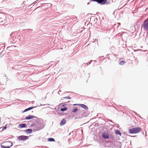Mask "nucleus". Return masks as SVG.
<instances>
[{
  "mask_svg": "<svg viewBox=\"0 0 148 148\" xmlns=\"http://www.w3.org/2000/svg\"><path fill=\"white\" fill-rule=\"evenodd\" d=\"M142 25L145 30L148 31V18L144 21Z\"/></svg>",
  "mask_w": 148,
  "mask_h": 148,
  "instance_id": "7ed1b4c3",
  "label": "nucleus"
},
{
  "mask_svg": "<svg viewBox=\"0 0 148 148\" xmlns=\"http://www.w3.org/2000/svg\"><path fill=\"white\" fill-rule=\"evenodd\" d=\"M35 116L33 115H30L26 117L25 119L27 120L29 119L34 118Z\"/></svg>",
  "mask_w": 148,
  "mask_h": 148,
  "instance_id": "9d476101",
  "label": "nucleus"
},
{
  "mask_svg": "<svg viewBox=\"0 0 148 148\" xmlns=\"http://www.w3.org/2000/svg\"><path fill=\"white\" fill-rule=\"evenodd\" d=\"M64 98H67L68 99H71V98L70 97H64Z\"/></svg>",
  "mask_w": 148,
  "mask_h": 148,
  "instance_id": "a211bd4d",
  "label": "nucleus"
},
{
  "mask_svg": "<svg viewBox=\"0 0 148 148\" xmlns=\"http://www.w3.org/2000/svg\"><path fill=\"white\" fill-rule=\"evenodd\" d=\"M6 128V127H3V128L4 129H5Z\"/></svg>",
  "mask_w": 148,
  "mask_h": 148,
  "instance_id": "6ab92c4d",
  "label": "nucleus"
},
{
  "mask_svg": "<svg viewBox=\"0 0 148 148\" xmlns=\"http://www.w3.org/2000/svg\"><path fill=\"white\" fill-rule=\"evenodd\" d=\"M66 123V121L64 119H63L60 123V125L62 126L64 125Z\"/></svg>",
  "mask_w": 148,
  "mask_h": 148,
  "instance_id": "1a4fd4ad",
  "label": "nucleus"
},
{
  "mask_svg": "<svg viewBox=\"0 0 148 148\" xmlns=\"http://www.w3.org/2000/svg\"><path fill=\"white\" fill-rule=\"evenodd\" d=\"M48 141H54V139L52 138H50L48 139Z\"/></svg>",
  "mask_w": 148,
  "mask_h": 148,
  "instance_id": "2eb2a0df",
  "label": "nucleus"
},
{
  "mask_svg": "<svg viewBox=\"0 0 148 148\" xmlns=\"http://www.w3.org/2000/svg\"><path fill=\"white\" fill-rule=\"evenodd\" d=\"M77 108H74L72 110V112L75 113L76 112H77Z\"/></svg>",
  "mask_w": 148,
  "mask_h": 148,
  "instance_id": "f3484780",
  "label": "nucleus"
},
{
  "mask_svg": "<svg viewBox=\"0 0 148 148\" xmlns=\"http://www.w3.org/2000/svg\"><path fill=\"white\" fill-rule=\"evenodd\" d=\"M115 132L116 134H119L120 135H121V132L119 130H116L115 131Z\"/></svg>",
  "mask_w": 148,
  "mask_h": 148,
  "instance_id": "4468645a",
  "label": "nucleus"
},
{
  "mask_svg": "<svg viewBox=\"0 0 148 148\" xmlns=\"http://www.w3.org/2000/svg\"><path fill=\"white\" fill-rule=\"evenodd\" d=\"M29 137L28 136L23 135L19 136L18 137V140H25L27 139Z\"/></svg>",
  "mask_w": 148,
  "mask_h": 148,
  "instance_id": "20e7f679",
  "label": "nucleus"
},
{
  "mask_svg": "<svg viewBox=\"0 0 148 148\" xmlns=\"http://www.w3.org/2000/svg\"><path fill=\"white\" fill-rule=\"evenodd\" d=\"M102 137L104 138H109L108 133L106 132L103 134Z\"/></svg>",
  "mask_w": 148,
  "mask_h": 148,
  "instance_id": "0eeeda50",
  "label": "nucleus"
},
{
  "mask_svg": "<svg viewBox=\"0 0 148 148\" xmlns=\"http://www.w3.org/2000/svg\"><path fill=\"white\" fill-rule=\"evenodd\" d=\"M125 62L124 61H122L120 62L119 63L120 65H123L125 64Z\"/></svg>",
  "mask_w": 148,
  "mask_h": 148,
  "instance_id": "dca6fc26",
  "label": "nucleus"
},
{
  "mask_svg": "<svg viewBox=\"0 0 148 148\" xmlns=\"http://www.w3.org/2000/svg\"><path fill=\"white\" fill-rule=\"evenodd\" d=\"M141 131V128L138 127L129 129L128 130V132L130 134H137L139 133Z\"/></svg>",
  "mask_w": 148,
  "mask_h": 148,
  "instance_id": "f257e3e1",
  "label": "nucleus"
},
{
  "mask_svg": "<svg viewBox=\"0 0 148 148\" xmlns=\"http://www.w3.org/2000/svg\"><path fill=\"white\" fill-rule=\"evenodd\" d=\"M27 125L25 123L20 124L19 125V127L20 128L23 127H25Z\"/></svg>",
  "mask_w": 148,
  "mask_h": 148,
  "instance_id": "6e6552de",
  "label": "nucleus"
},
{
  "mask_svg": "<svg viewBox=\"0 0 148 148\" xmlns=\"http://www.w3.org/2000/svg\"><path fill=\"white\" fill-rule=\"evenodd\" d=\"M26 131L27 132H28L29 133H30L32 132V129H28L26 130Z\"/></svg>",
  "mask_w": 148,
  "mask_h": 148,
  "instance_id": "ddd939ff",
  "label": "nucleus"
},
{
  "mask_svg": "<svg viewBox=\"0 0 148 148\" xmlns=\"http://www.w3.org/2000/svg\"><path fill=\"white\" fill-rule=\"evenodd\" d=\"M34 107H30L27 109H25L24 111H23V112H26V111H28L29 110H31L32 109H33V108H34Z\"/></svg>",
  "mask_w": 148,
  "mask_h": 148,
  "instance_id": "9b49d317",
  "label": "nucleus"
},
{
  "mask_svg": "<svg viewBox=\"0 0 148 148\" xmlns=\"http://www.w3.org/2000/svg\"><path fill=\"white\" fill-rule=\"evenodd\" d=\"M67 108L66 107H65L63 108H62L60 109V110L61 111H64L67 110Z\"/></svg>",
  "mask_w": 148,
  "mask_h": 148,
  "instance_id": "f8f14e48",
  "label": "nucleus"
},
{
  "mask_svg": "<svg viewBox=\"0 0 148 148\" xmlns=\"http://www.w3.org/2000/svg\"><path fill=\"white\" fill-rule=\"evenodd\" d=\"M95 1L103 5L105 4L106 3L107 0H95Z\"/></svg>",
  "mask_w": 148,
  "mask_h": 148,
  "instance_id": "39448f33",
  "label": "nucleus"
},
{
  "mask_svg": "<svg viewBox=\"0 0 148 148\" xmlns=\"http://www.w3.org/2000/svg\"><path fill=\"white\" fill-rule=\"evenodd\" d=\"M74 105H78L86 110H87L88 109L87 107L84 104H76Z\"/></svg>",
  "mask_w": 148,
  "mask_h": 148,
  "instance_id": "423d86ee",
  "label": "nucleus"
},
{
  "mask_svg": "<svg viewBox=\"0 0 148 148\" xmlns=\"http://www.w3.org/2000/svg\"><path fill=\"white\" fill-rule=\"evenodd\" d=\"M12 145V143L9 141L4 142L3 145H1V147L2 148H9Z\"/></svg>",
  "mask_w": 148,
  "mask_h": 148,
  "instance_id": "f03ea898",
  "label": "nucleus"
}]
</instances>
